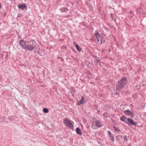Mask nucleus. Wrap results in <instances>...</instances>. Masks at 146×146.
I'll list each match as a JSON object with an SVG mask.
<instances>
[{"instance_id":"4be33fe9","label":"nucleus","mask_w":146,"mask_h":146,"mask_svg":"<svg viewBox=\"0 0 146 146\" xmlns=\"http://www.w3.org/2000/svg\"><path fill=\"white\" fill-rule=\"evenodd\" d=\"M124 139L127 141V137L126 136H125L124 137Z\"/></svg>"},{"instance_id":"2eb2a0df","label":"nucleus","mask_w":146,"mask_h":146,"mask_svg":"<svg viewBox=\"0 0 146 146\" xmlns=\"http://www.w3.org/2000/svg\"><path fill=\"white\" fill-rule=\"evenodd\" d=\"M76 48L79 51H80L82 50L81 48L78 45H76Z\"/></svg>"},{"instance_id":"1a4fd4ad","label":"nucleus","mask_w":146,"mask_h":146,"mask_svg":"<svg viewBox=\"0 0 146 146\" xmlns=\"http://www.w3.org/2000/svg\"><path fill=\"white\" fill-rule=\"evenodd\" d=\"M76 133L78 134L79 135H82V131L79 128L77 127L76 128Z\"/></svg>"},{"instance_id":"5701e85b","label":"nucleus","mask_w":146,"mask_h":146,"mask_svg":"<svg viewBox=\"0 0 146 146\" xmlns=\"http://www.w3.org/2000/svg\"><path fill=\"white\" fill-rule=\"evenodd\" d=\"M93 57H94V58H96V59L97 58H98V57H97V56H95V55H94V56H93Z\"/></svg>"},{"instance_id":"4468645a","label":"nucleus","mask_w":146,"mask_h":146,"mask_svg":"<svg viewBox=\"0 0 146 146\" xmlns=\"http://www.w3.org/2000/svg\"><path fill=\"white\" fill-rule=\"evenodd\" d=\"M0 119L3 122H7V120L4 117H1L0 118Z\"/></svg>"},{"instance_id":"a878e982","label":"nucleus","mask_w":146,"mask_h":146,"mask_svg":"<svg viewBox=\"0 0 146 146\" xmlns=\"http://www.w3.org/2000/svg\"><path fill=\"white\" fill-rule=\"evenodd\" d=\"M7 55H6V57L7 58Z\"/></svg>"},{"instance_id":"7ed1b4c3","label":"nucleus","mask_w":146,"mask_h":146,"mask_svg":"<svg viewBox=\"0 0 146 146\" xmlns=\"http://www.w3.org/2000/svg\"><path fill=\"white\" fill-rule=\"evenodd\" d=\"M64 123L65 124L66 127L71 129H73L74 126L71 122V120L66 119L64 120Z\"/></svg>"},{"instance_id":"9d476101","label":"nucleus","mask_w":146,"mask_h":146,"mask_svg":"<svg viewBox=\"0 0 146 146\" xmlns=\"http://www.w3.org/2000/svg\"><path fill=\"white\" fill-rule=\"evenodd\" d=\"M18 7L19 8L22 9H24L25 8H26L27 7L26 5L25 4H23V5H19Z\"/></svg>"},{"instance_id":"aec40b11","label":"nucleus","mask_w":146,"mask_h":146,"mask_svg":"<svg viewBox=\"0 0 146 146\" xmlns=\"http://www.w3.org/2000/svg\"><path fill=\"white\" fill-rule=\"evenodd\" d=\"M110 137V140L114 142V138L112 136H111Z\"/></svg>"},{"instance_id":"0eeeda50","label":"nucleus","mask_w":146,"mask_h":146,"mask_svg":"<svg viewBox=\"0 0 146 146\" xmlns=\"http://www.w3.org/2000/svg\"><path fill=\"white\" fill-rule=\"evenodd\" d=\"M95 124L96 126L100 127L102 126V125L100 121L97 120L96 121Z\"/></svg>"},{"instance_id":"f257e3e1","label":"nucleus","mask_w":146,"mask_h":146,"mask_svg":"<svg viewBox=\"0 0 146 146\" xmlns=\"http://www.w3.org/2000/svg\"><path fill=\"white\" fill-rule=\"evenodd\" d=\"M128 81L126 77H123L116 84V86L117 89L120 90L124 88L125 86L127 83Z\"/></svg>"},{"instance_id":"b1692460","label":"nucleus","mask_w":146,"mask_h":146,"mask_svg":"<svg viewBox=\"0 0 146 146\" xmlns=\"http://www.w3.org/2000/svg\"><path fill=\"white\" fill-rule=\"evenodd\" d=\"M74 44L76 46V45H77L75 42H74Z\"/></svg>"},{"instance_id":"a211bd4d","label":"nucleus","mask_w":146,"mask_h":146,"mask_svg":"<svg viewBox=\"0 0 146 146\" xmlns=\"http://www.w3.org/2000/svg\"><path fill=\"white\" fill-rule=\"evenodd\" d=\"M95 60L96 61V62L97 63H98L100 62V61L99 58H97Z\"/></svg>"},{"instance_id":"ddd939ff","label":"nucleus","mask_w":146,"mask_h":146,"mask_svg":"<svg viewBox=\"0 0 146 146\" xmlns=\"http://www.w3.org/2000/svg\"><path fill=\"white\" fill-rule=\"evenodd\" d=\"M60 10L62 12H64L68 11V9L64 7L61 9Z\"/></svg>"},{"instance_id":"423d86ee","label":"nucleus","mask_w":146,"mask_h":146,"mask_svg":"<svg viewBox=\"0 0 146 146\" xmlns=\"http://www.w3.org/2000/svg\"><path fill=\"white\" fill-rule=\"evenodd\" d=\"M123 112L126 115L130 116L131 117H133L134 116L133 114L129 110L124 111Z\"/></svg>"},{"instance_id":"6ab92c4d","label":"nucleus","mask_w":146,"mask_h":146,"mask_svg":"<svg viewBox=\"0 0 146 146\" xmlns=\"http://www.w3.org/2000/svg\"><path fill=\"white\" fill-rule=\"evenodd\" d=\"M13 116H11L9 117L8 119L10 121H11L13 120Z\"/></svg>"},{"instance_id":"9b49d317","label":"nucleus","mask_w":146,"mask_h":146,"mask_svg":"<svg viewBox=\"0 0 146 146\" xmlns=\"http://www.w3.org/2000/svg\"><path fill=\"white\" fill-rule=\"evenodd\" d=\"M95 35L97 40L98 42H99V38L100 37V35L99 33L97 32H96L95 33Z\"/></svg>"},{"instance_id":"f03ea898","label":"nucleus","mask_w":146,"mask_h":146,"mask_svg":"<svg viewBox=\"0 0 146 146\" xmlns=\"http://www.w3.org/2000/svg\"><path fill=\"white\" fill-rule=\"evenodd\" d=\"M29 42H32V44L27 45L26 49L30 51H32L34 49V46H36V44L35 41L33 40H31Z\"/></svg>"},{"instance_id":"39448f33","label":"nucleus","mask_w":146,"mask_h":146,"mask_svg":"<svg viewBox=\"0 0 146 146\" xmlns=\"http://www.w3.org/2000/svg\"><path fill=\"white\" fill-rule=\"evenodd\" d=\"M19 44L23 49H26L27 45L24 40L22 39L20 41Z\"/></svg>"},{"instance_id":"412c9836","label":"nucleus","mask_w":146,"mask_h":146,"mask_svg":"<svg viewBox=\"0 0 146 146\" xmlns=\"http://www.w3.org/2000/svg\"><path fill=\"white\" fill-rule=\"evenodd\" d=\"M108 135L110 136H111V132L110 131H108Z\"/></svg>"},{"instance_id":"20e7f679","label":"nucleus","mask_w":146,"mask_h":146,"mask_svg":"<svg viewBox=\"0 0 146 146\" xmlns=\"http://www.w3.org/2000/svg\"><path fill=\"white\" fill-rule=\"evenodd\" d=\"M126 123L129 126L131 125H134L136 126L137 125V123L134 122L133 120L131 118H128Z\"/></svg>"},{"instance_id":"393cba45","label":"nucleus","mask_w":146,"mask_h":146,"mask_svg":"<svg viewBox=\"0 0 146 146\" xmlns=\"http://www.w3.org/2000/svg\"><path fill=\"white\" fill-rule=\"evenodd\" d=\"M102 42H101L100 43H99V44H101L102 43Z\"/></svg>"},{"instance_id":"f3484780","label":"nucleus","mask_w":146,"mask_h":146,"mask_svg":"<svg viewBox=\"0 0 146 146\" xmlns=\"http://www.w3.org/2000/svg\"><path fill=\"white\" fill-rule=\"evenodd\" d=\"M113 127L114 128V129L116 132H119L120 131V130L117 128V127H115L114 126Z\"/></svg>"},{"instance_id":"6e6552de","label":"nucleus","mask_w":146,"mask_h":146,"mask_svg":"<svg viewBox=\"0 0 146 146\" xmlns=\"http://www.w3.org/2000/svg\"><path fill=\"white\" fill-rule=\"evenodd\" d=\"M128 118H127L124 116H122L120 117V120L122 121L127 122Z\"/></svg>"},{"instance_id":"f8f14e48","label":"nucleus","mask_w":146,"mask_h":146,"mask_svg":"<svg viewBox=\"0 0 146 146\" xmlns=\"http://www.w3.org/2000/svg\"><path fill=\"white\" fill-rule=\"evenodd\" d=\"M86 101L85 100V99L84 97H82V98L81 100H80V104H84L86 102Z\"/></svg>"},{"instance_id":"dca6fc26","label":"nucleus","mask_w":146,"mask_h":146,"mask_svg":"<svg viewBox=\"0 0 146 146\" xmlns=\"http://www.w3.org/2000/svg\"><path fill=\"white\" fill-rule=\"evenodd\" d=\"M43 111L45 113H48V109L46 108H44L43 109Z\"/></svg>"}]
</instances>
